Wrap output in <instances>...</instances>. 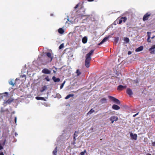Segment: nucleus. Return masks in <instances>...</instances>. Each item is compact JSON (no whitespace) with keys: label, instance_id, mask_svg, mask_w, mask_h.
I'll use <instances>...</instances> for the list:
<instances>
[{"label":"nucleus","instance_id":"1","mask_svg":"<svg viewBox=\"0 0 155 155\" xmlns=\"http://www.w3.org/2000/svg\"><path fill=\"white\" fill-rule=\"evenodd\" d=\"M94 51V50H91L85 56V65L87 68H89L90 66V61L91 60V56L93 54Z\"/></svg>","mask_w":155,"mask_h":155},{"label":"nucleus","instance_id":"2","mask_svg":"<svg viewBox=\"0 0 155 155\" xmlns=\"http://www.w3.org/2000/svg\"><path fill=\"white\" fill-rule=\"evenodd\" d=\"M108 97L110 100L117 104H120V102L118 99L111 96H109Z\"/></svg>","mask_w":155,"mask_h":155},{"label":"nucleus","instance_id":"3","mask_svg":"<svg viewBox=\"0 0 155 155\" xmlns=\"http://www.w3.org/2000/svg\"><path fill=\"white\" fill-rule=\"evenodd\" d=\"M149 50L152 54H154L155 53V45H152L150 48Z\"/></svg>","mask_w":155,"mask_h":155},{"label":"nucleus","instance_id":"4","mask_svg":"<svg viewBox=\"0 0 155 155\" xmlns=\"http://www.w3.org/2000/svg\"><path fill=\"white\" fill-rule=\"evenodd\" d=\"M109 119L112 124L114 121H117L118 120V118L117 117L114 116L110 117Z\"/></svg>","mask_w":155,"mask_h":155},{"label":"nucleus","instance_id":"5","mask_svg":"<svg viewBox=\"0 0 155 155\" xmlns=\"http://www.w3.org/2000/svg\"><path fill=\"white\" fill-rule=\"evenodd\" d=\"M150 15V13H147L145 14L143 17V20L144 21H145L148 20L149 17Z\"/></svg>","mask_w":155,"mask_h":155},{"label":"nucleus","instance_id":"6","mask_svg":"<svg viewBox=\"0 0 155 155\" xmlns=\"http://www.w3.org/2000/svg\"><path fill=\"white\" fill-rule=\"evenodd\" d=\"M46 55L50 59V61H51L52 60L53 57V54L49 52H47L46 53Z\"/></svg>","mask_w":155,"mask_h":155},{"label":"nucleus","instance_id":"7","mask_svg":"<svg viewBox=\"0 0 155 155\" xmlns=\"http://www.w3.org/2000/svg\"><path fill=\"white\" fill-rule=\"evenodd\" d=\"M42 72L45 74H50L51 72V71L47 68H45L42 70Z\"/></svg>","mask_w":155,"mask_h":155},{"label":"nucleus","instance_id":"8","mask_svg":"<svg viewBox=\"0 0 155 155\" xmlns=\"http://www.w3.org/2000/svg\"><path fill=\"white\" fill-rule=\"evenodd\" d=\"M127 19V18L125 17H121L119 20V24H120L122 22H125Z\"/></svg>","mask_w":155,"mask_h":155},{"label":"nucleus","instance_id":"9","mask_svg":"<svg viewBox=\"0 0 155 155\" xmlns=\"http://www.w3.org/2000/svg\"><path fill=\"white\" fill-rule=\"evenodd\" d=\"M127 86L126 85L123 86L120 85L118 86L117 89L119 90H122L126 88Z\"/></svg>","mask_w":155,"mask_h":155},{"label":"nucleus","instance_id":"10","mask_svg":"<svg viewBox=\"0 0 155 155\" xmlns=\"http://www.w3.org/2000/svg\"><path fill=\"white\" fill-rule=\"evenodd\" d=\"M130 136L131 138L135 140H137V135L136 134H133L132 133L130 134Z\"/></svg>","mask_w":155,"mask_h":155},{"label":"nucleus","instance_id":"11","mask_svg":"<svg viewBox=\"0 0 155 155\" xmlns=\"http://www.w3.org/2000/svg\"><path fill=\"white\" fill-rule=\"evenodd\" d=\"M113 109L115 110H118L120 109V107L118 105L116 104H114L112 106Z\"/></svg>","mask_w":155,"mask_h":155},{"label":"nucleus","instance_id":"12","mask_svg":"<svg viewBox=\"0 0 155 155\" xmlns=\"http://www.w3.org/2000/svg\"><path fill=\"white\" fill-rule=\"evenodd\" d=\"M5 141L2 143L1 141H0V151L3 149V147L4 146L5 144Z\"/></svg>","mask_w":155,"mask_h":155},{"label":"nucleus","instance_id":"13","mask_svg":"<svg viewBox=\"0 0 155 155\" xmlns=\"http://www.w3.org/2000/svg\"><path fill=\"white\" fill-rule=\"evenodd\" d=\"M127 93L129 95H131L133 94V92L132 90L130 88H127Z\"/></svg>","mask_w":155,"mask_h":155},{"label":"nucleus","instance_id":"14","mask_svg":"<svg viewBox=\"0 0 155 155\" xmlns=\"http://www.w3.org/2000/svg\"><path fill=\"white\" fill-rule=\"evenodd\" d=\"M108 37H107L104 38L101 42L99 44V45H100L102 44L104 42L107 41L108 38Z\"/></svg>","mask_w":155,"mask_h":155},{"label":"nucleus","instance_id":"15","mask_svg":"<svg viewBox=\"0 0 155 155\" xmlns=\"http://www.w3.org/2000/svg\"><path fill=\"white\" fill-rule=\"evenodd\" d=\"M52 79L54 82H58L60 81L59 78H56L55 76H53L52 77Z\"/></svg>","mask_w":155,"mask_h":155},{"label":"nucleus","instance_id":"16","mask_svg":"<svg viewBox=\"0 0 155 155\" xmlns=\"http://www.w3.org/2000/svg\"><path fill=\"white\" fill-rule=\"evenodd\" d=\"M143 49V46H140L139 47L137 48L135 51L136 52H139L142 51Z\"/></svg>","mask_w":155,"mask_h":155},{"label":"nucleus","instance_id":"17","mask_svg":"<svg viewBox=\"0 0 155 155\" xmlns=\"http://www.w3.org/2000/svg\"><path fill=\"white\" fill-rule=\"evenodd\" d=\"M100 102L102 104L106 103L107 102V100L105 98H103L101 100Z\"/></svg>","mask_w":155,"mask_h":155},{"label":"nucleus","instance_id":"18","mask_svg":"<svg viewBox=\"0 0 155 155\" xmlns=\"http://www.w3.org/2000/svg\"><path fill=\"white\" fill-rule=\"evenodd\" d=\"M35 98L37 100H41L46 101V99H45L44 97H35Z\"/></svg>","mask_w":155,"mask_h":155},{"label":"nucleus","instance_id":"19","mask_svg":"<svg viewBox=\"0 0 155 155\" xmlns=\"http://www.w3.org/2000/svg\"><path fill=\"white\" fill-rule=\"evenodd\" d=\"M58 31V32L61 34H63L64 32V31L62 28H59Z\"/></svg>","mask_w":155,"mask_h":155},{"label":"nucleus","instance_id":"20","mask_svg":"<svg viewBox=\"0 0 155 155\" xmlns=\"http://www.w3.org/2000/svg\"><path fill=\"white\" fill-rule=\"evenodd\" d=\"M87 38L86 37H84L82 39V41L84 43H85L87 42Z\"/></svg>","mask_w":155,"mask_h":155},{"label":"nucleus","instance_id":"21","mask_svg":"<svg viewBox=\"0 0 155 155\" xmlns=\"http://www.w3.org/2000/svg\"><path fill=\"white\" fill-rule=\"evenodd\" d=\"M13 80L12 79H11L8 81L9 84L10 85H12L13 86L14 85V84L13 83Z\"/></svg>","mask_w":155,"mask_h":155},{"label":"nucleus","instance_id":"22","mask_svg":"<svg viewBox=\"0 0 155 155\" xmlns=\"http://www.w3.org/2000/svg\"><path fill=\"white\" fill-rule=\"evenodd\" d=\"M47 88V87L46 86H45L44 87H42L41 90V92H43Z\"/></svg>","mask_w":155,"mask_h":155},{"label":"nucleus","instance_id":"23","mask_svg":"<svg viewBox=\"0 0 155 155\" xmlns=\"http://www.w3.org/2000/svg\"><path fill=\"white\" fill-rule=\"evenodd\" d=\"M13 99L12 98H10L7 101H6V103H7L8 104L10 103L11 102H12L13 101Z\"/></svg>","mask_w":155,"mask_h":155},{"label":"nucleus","instance_id":"24","mask_svg":"<svg viewBox=\"0 0 155 155\" xmlns=\"http://www.w3.org/2000/svg\"><path fill=\"white\" fill-rule=\"evenodd\" d=\"M78 16V17L80 18L81 19L83 18V17L86 16V15H85L84 14H80Z\"/></svg>","mask_w":155,"mask_h":155},{"label":"nucleus","instance_id":"25","mask_svg":"<svg viewBox=\"0 0 155 155\" xmlns=\"http://www.w3.org/2000/svg\"><path fill=\"white\" fill-rule=\"evenodd\" d=\"M74 96L73 94H70L68 95L65 98L66 99H67L71 97H72Z\"/></svg>","mask_w":155,"mask_h":155},{"label":"nucleus","instance_id":"26","mask_svg":"<svg viewBox=\"0 0 155 155\" xmlns=\"http://www.w3.org/2000/svg\"><path fill=\"white\" fill-rule=\"evenodd\" d=\"M76 73L77 74V76H78L81 74V72L79 69H77L76 72Z\"/></svg>","mask_w":155,"mask_h":155},{"label":"nucleus","instance_id":"27","mask_svg":"<svg viewBox=\"0 0 155 155\" xmlns=\"http://www.w3.org/2000/svg\"><path fill=\"white\" fill-rule=\"evenodd\" d=\"M94 112V110L91 109L87 113V114H91Z\"/></svg>","mask_w":155,"mask_h":155},{"label":"nucleus","instance_id":"28","mask_svg":"<svg viewBox=\"0 0 155 155\" xmlns=\"http://www.w3.org/2000/svg\"><path fill=\"white\" fill-rule=\"evenodd\" d=\"M57 152V149L56 147L54 149V150L53 151V153L54 155H56V153Z\"/></svg>","mask_w":155,"mask_h":155},{"label":"nucleus","instance_id":"29","mask_svg":"<svg viewBox=\"0 0 155 155\" xmlns=\"http://www.w3.org/2000/svg\"><path fill=\"white\" fill-rule=\"evenodd\" d=\"M124 41L126 43H128L129 41V39L127 38H125L124 39Z\"/></svg>","mask_w":155,"mask_h":155},{"label":"nucleus","instance_id":"30","mask_svg":"<svg viewBox=\"0 0 155 155\" xmlns=\"http://www.w3.org/2000/svg\"><path fill=\"white\" fill-rule=\"evenodd\" d=\"M64 47V43L62 44L59 47V48L60 49H61Z\"/></svg>","mask_w":155,"mask_h":155},{"label":"nucleus","instance_id":"31","mask_svg":"<svg viewBox=\"0 0 155 155\" xmlns=\"http://www.w3.org/2000/svg\"><path fill=\"white\" fill-rule=\"evenodd\" d=\"M73 32H70L68 34V36L69 37H70V36H71L73 35Z\"/></svg>","mask_w":155,"mask_h":155},{"label":"nucleus","instance_id":"32","mask_svg":"<svg viewBox=\"0 0 155 155\" xmlns=\"http://www.w3.org/2000/svg\"><path fill=\"white\" fill-rule=\"evenodd\" d=\"M86 151L85 150H84V151L81 152L80 153V154L81 155H84L85 153H86Z\"/></svg>","mask_w":155,"mask_h":155},{"label":"nucleus","instance_id":"33","mask_svg":"<svg viewBox=\"0 0 155 155\" xmlns=\"http://www.w3.org/2000/svg\"><path fill=\"white\" fill-rule=\"evenodd\" d=\"M78 132H77V131H75V133L74 134V135H73V137H74V139L75 140H76V139H75V135H76V134H78Z\"/></svg>","mask_w":155,"mask_h":155},{"label":"nucleus","instance_id":"34","mask_svg":"<svg viewBox=\"0 0 155 155\" xmlns=\"http://www.w3.org/2000/svg\"><path fill=\"white\" fill-rule=\"evenodd\" d=\"M45 79L47 81H50V79L49 78V77L48 76H47V77H46L45 78Z\"/></svg>","mask_w":155,"mask_h":155},{"label":"nucleus","instance_id":"35","mask_svg":"<svg viewBox=\"0 0 155 155\" xmlns=\"http://www.w3.org/2000/svg\"><path fill=\"white\" fill-rule=\"evenodd\" d=\"M119 40V38H115V41L116 42V43H117L118 41Z\"/></svg>","mask_w":155,"mask_h":155},{"label":"nucleus","instance_id":"36","mask_svg":"<svg viewBox=\"0 0 155 155\" xmlns=\"http://www.w3.org/2000/svg\"><path fill=\"white\" fill-rule=\"evenodd\" d=\"M150 37L149 36V37H148V38L147 39V41L149 42H151V41L150 40Z\"/></svg>","mask_w":155,"mask_h":155},{"label":"nucleus","instance_id":"37","mask_svg":"<svg viewBox=\"0 0 155 155\" xmlns=\"http://www.w3.org/2000/svg\"><path fill=\"white\" fill-rule=\"evenodd\" d=\"M147 33L148 37H149H149H150L151 32H147Z\"/></svg>","mask_w":155,"mask_h":155},{"label":"nucleus","instance_id":"38","mask_svg":"<svg viewBox=\"0 0 155 155\" xmlns=\"http://www.w3.org/2000/svg\"><path fill=\"white\" fill-rule=\"evenodd\" d=\"M4 94H0V99L2 97V98H3V96Z\"/></svg>","mask_w":155,"mask_h":155},{"label":"nucleus","instance_id":"39","mask_svg":"<svg viewBox=\"0 0 155 155\" xmlns=\"http://www.w3.org/2000/svg\"><path fill=\"white\" fill-rule=\"evenodd\" d=\"M64 84H62L61 85V86H60V89H61L63 87V86H64Z\"/></svg>","mask_w":155,"mask_h":155},{"label":"nucleus","instance_id":"40","mask_svg":"<svg viewBox=\"0 0 155 155\" xmlns=\"http://www.w3.org/2000/svg\"><path fill=\"white\" fill-rule=\"evenodd\" d=\"M4 94H6V95H4L5 96H7L8 95V92H5V93H4Z\"/></svg>","mask_w":155,"mask_h":155},{"label":"nucleus","instance_id":"41","mask_svg":"<svg viewBox=\"0 0 155 155\" xmlns=\"http://www.w3.org/2000/svg\"><path fill=\"white\" fill-rule=\"evenodd\" d=\"M152 146H155V142H153L152 143Z\"/></svg>","mask_w":155,"mask_h":155},{"label":"nucleus","instance_id":"42","mask_svg":"<svg viewBox=\"0 0 155 155\" xmlns=\"http://www.w3.org/2000/svg\"><path fill=\"white\" fill-rule=\"evenodd\" d=\"M15 123H16V122H17V117H15Z\"/></svg>","mask_w":155,"mask_h":155},{"label":"nucleus","instance_id":"43","mask_svg":"<svg viewBox=\"0 0 155 155\" xmlns=\"http://www.w3.org/2000/svg\"><path fill=\"white\" fill-rule=\"evenodd\" d=\"M78 7V4H77L76 5V6L74 7V8L76 9Z\"/></svg>","mask_w":155,"mask_h":155},{"label":"nucleus","instance_id":"44","mask_svg":"<svg viewBox=\"0 0 155 155\" xmlns=\"http://www.w3.org/2000/svg\"><path fill=\"white\" fill-rule=\"evenodd\" d=\"M131 53H131V51H128V54L130 55V54H131Z\"/></svg>","mask_w":155,"mask_h":155},{"label":"nucleus","instance_id":"45","mask_svg":"<svg viewBox=\"0 0 155 155\" xmlns=\"http://www.w3.org/2000/svg\"><path fill=\"white\" fill-rule=\"evenodd\" d=\"M138 114V113H137L136 114H135L134 115H133V117H135L136 116H137V115Z\"/></svg>","mask_w":155,"mask_h":155},{"label":"nucleus","instance_id":"46","mask_svg":"<svg viewBox=\"0 0 155 155\" xmlns=\"http://www.w3.org/2000/svg\"><path fill=\"white\" fill-rule=\"evenodd\" d=\"M2 138V133L0 132V138Z\"/></svg>","mask_w":155,"mask_h":155},{"label":"nucleus","instance_id":"47","mask_svg":"<svg viewBox=\"0 0 155 155\" xmlns=\"http://www.w3.org/2000/svg\"><path fill=\"white\" fill-rule=\"evenodd\" d=\"M0 155H4L3 153L1 152L0 153Z\"/></svg>","mask_w":155,"mask_h":155},{"label":"nucleus","instance_id":"48","mask_svg":"<svg viewBox=\"0 0 155 155\" xmlns=\"http://www.w3.org/2000/svg\"><path fill=\"white\" fill-rule=\"evenodd\" d=\"M94 0H88V2H92Z\"/></svg>","mask_w":155,"mask_h":155},{"label":"nucleus","instance_id":"49","mask_svg":"<svg viewBox=\"0 0 155 155\" xmlns=\"http://www.w3.org/2000/svg\"><path fill=\"white\" fill-rule=\"evenodd\" d=\"M53 71L54 72V73H56V71L55 70H53Z\"/></svg>","mask_w":155,"mask_h":155},{"label":"nucleus","instance_id":"50","mask_svg":"<svg viewBox=\"0 0 155 155\" xmlns=\"http://www.w3.org/2000/svg\"><path fill=\"white\" fill-rule=\"evenodd\" d=\"M15 136H16L18 135V134H17V133H15Z\"/></svg>","mask_w":155,"mask_h":155},{"label":"nucleus","instance_id":"51","mask_svg":"<svg viewBox=\"0 0 155 155\" xmlns=\"http://www.w3.org/2000/svg\"><path fill=\"white\" fill-rule=\"evenodd\" d=\"M154 37H155V36H153L152 37H151L152 39Z\"/></svg>","mask_w":155,"mask_h":155},{"label":"nucleus","instance_id":"52","mask_svg":"<svg viewBox=\"0 0 155 155\" xmlns=\"http://www.w3.org/2000/svg\"><path fill=\"white\" fill-rule=\"evenodd\" d=\"M65 81H64L63 82V83H62L63 84H64H64H65Z\"/></svg>","mask_w":155,"mask_h":155},{"label":"nucleus","instance_id":"53","mask_svg":"<svg viewBox=\"0 0 155 155\" xmlns=\"http://www.w3.org/2000/svg\"><path fill=\"white\" fill-rule=\"evenodd\" d=\"M147 155H151L150 154L148 153Z\"/></svg>","mask_w":155,"mask_h":155},{"label":"nucleus","instance_id":"54","mask_svg":"<svg viewBox=\"0 0 155 155\" xmlns=\"http://www.w3.org/2000/svg\"><path fill=\"white\" fill-rule=\"evenodd\" d=\"M67 20L68 21H69V19L68 18Z\"/></svg>","mask_w":155,"mask_h":155},{"label":"nucleus","instance_id":"55","mask_svg":"<svg viewBox=\"0 0 155 155\" xmlns=\"http://www.w3.org/2000/svg\"><path fill=\"white\" fill-rule=\"evenodd\" d=\"M52 14H51V16H52Z\"/></svg>","mask_w":155,"mask_h":155}]
</instances>
